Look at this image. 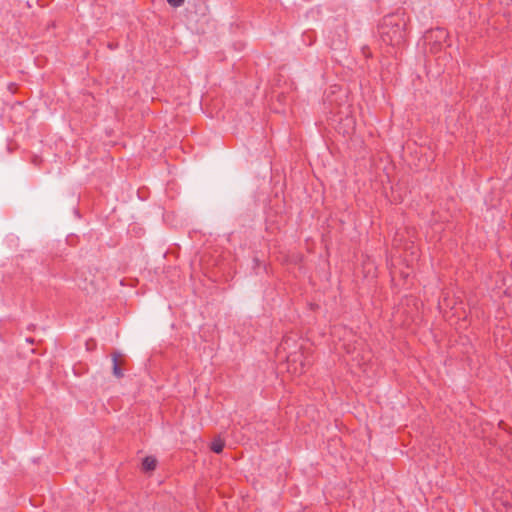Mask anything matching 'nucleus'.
<instances>
[{
    "mask_svg": "<svg viewBox=\"0 0 512 512\" xmlns=\"http://www.w3.org/2000/svg\"><path fill=\"white\" fill-rule=\"evenodd\" d=\"M381 41L390 46H399L405 41L406 20L398 14H389L383 17L378 26Z\"/></svg>",
    "mask_w": 512,
    "mask_h": 512,
    "instance_id": "obj_1",
    "label": "nucleus"
},
{
    "mask_svg": "<svg viewBox=\"0 0 512 512\" xmlns=\"http://www.w3.org/2000/svg\"><path fill=\"white\" fill-rule=\"evenodd\" d=\"M288 371L294 375H301L313 364L309 349L300 346L298 351L289 353L286 357Z\"/></svg>",
    "mask_w": 512,
    "mask_h": 512,
    "instance_id": "obj_2",
    "label": "nucleus"
},
{
    "mask_svg": "<svg viewBox=\"0 0 512 512\" xmlns=\"http://www.w3.org/2000/svg\"><path fill=\"white\" fill-rule=\"evenodd\" d=\"M112 361H113V374L117 378L123 377V370L121 369L120 362V354L117 352L112 353Z\"/></svg>",
    "mask_w": 512,
    "mask_h": 512,
    "instance_id": "obj_3",
    "label": "nucleus"
},
{
    "mask_svg": "<svg viewBox=\"0 0 512 512\" xmlns=\"http://www.w3.org/2000/svg\"><path fill=\"white\" fill-rule=\"evenodd\" d=\"M157 467V459L153 456H146L142 461V470L145 472L154 471Z\"/></svg>",
    "mask_w": 512,
    "mask_h": 512,
    "instance_id": "obj_4",
    "label": "nucleus"
},
{
    "mask_svg": "<svg viewBox=\"0 0 512 512\" xmlns=\"http://www.w3.org/2000/svg\"><path fill=\"white\" fill-rule=\"evenodd\" d=\"M225 447V443L222 439L220 438H217V439H214L212 442H211V445H210V449L214 452V453H221L223 451Z\"/></svg>",
    "mask_w": 512,
    "mask_h": 512,
    "instance_id": "obj_5",
    "label": "nucleus"
},
{
    "mask_svg": "<svg viewBox=\"0 0 512 512\" xmlns=\"http://www.w3.org/2000/svg\"><path fill=\"white\" fill-rule=\"evenodd\" d=\"M168 4L172 7H180L184 4L185 0H167Z\"/></svg>",
    "mask_w": 512,
    "mask_h": 512,
    "instance_id": "obj_6",
    "label": "nucleus"
},
{
    "mask_svg": "<svg viewBox=\"0 0 512 512\" xmlns=\"http://www.w3.org/2000/svg\"><path fill=\"white\" fill-rule=\"evenodd\" d=\"M289 341H290V337H284L280 344V347L283 348L284 350H286L289 347Z\"/></svg>",
    "mask_w": 512,
    "mask_h": 512,
    "instance_id": "obj_7",
    "label": "nucleus"
},
{
    "mask_svg": "<svg viewBox=\"0 0 512 512\" xmlns=\"http://www.w3.org/2000/svg\"><path fill=\"white\" fill-rule=\"evenodd\" d=\"M436 32L439 34L438 37L446 38V36H447V33L444 29H437Z\"/></svg>",
    "mask_w": 512,
    "mask_h": 512,
    "instance_id": "obj_8",
    "label": "nucleus"
},
{
    "mask_svg": "<svg viewBox=\"0 0 512 512\" xmlns=\"http://www.w3.org/2000/svg\"><path fill=\"white\" fill-rule=\"evenodd\" d=\"M41 161H42V160H41V158H39L38 156H34V157H33V160H32V162H33L35 165H40Z\"/></svg>",
    "mask_w": 512,
    "mask_h": 512,
    "instance_id": "obj_9",
    "label": "nucleus"
},
{
    "mask_svg": "<svg viewBox=\"0 0 512 512\" xmlns=\"http://www.w3.org/2000/svg\"><path fill=\"white\" fill-rule=\"evenodd\" d=\"M390 274H391L392 281H394V279H395V271L392 270L390 272Z\"/></svg>",
    "mask_w": 512,
    "mask_h": 512,
    "instance_id": "obj_10",
    "label": "nucleus"
},
{
    "mask_svg": "<svg viewBox=\"0 0 512 512\" xmlns=\"http://www.w3.org/2000/svg\"><path fill=\"white\" fill-rule=\"evenodd\" d=\"M401 277H403V278H407V277H408V273H403V272H402V273H401Z\"/></svg>",
    "mask_w": 512,
    "mask_h": 512,
    "instance_id": "obj_11",
    "label": "nucleus"
}]
</instances>
